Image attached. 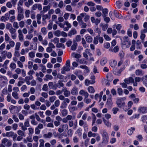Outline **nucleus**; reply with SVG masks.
I'll return each instance as SVG.
<instances>
[{
    "label": "nucleus",
    "mask_w": 147,
    "mask_h": 147,
    "mask_svg": "<svg viewBox=\"0 0 147 147\" xmlns=\"http://www.w3.org/2000/svg\"><path fill=\"white\" fill-rule=\"evenodd\" d=\"M138 111L139 112L142 113H146L147 112V108L144 107H139Z\"/></svg>",
    "instance_id": "nucleus-7"
},
{
    "label": "nucleus",
    "mask_w": 147,
    "mask_h": 147,
    "mask_svg": "<svg viewBox=\"0 0 147 147\" xmlns=\"http://www.w3.org/2000/svg\"><path fill=\"white\" fill-rule=\"evenodd\" d=\"M135 73L137 76H142L144 74V73L142 70L139 69L136 70Z\"/></svg>",
    "instance_id": "nucleus-24"
},
{
    "label": "nucleus",
    "mask_w": 147,
    "mask_h": 147,
    "mask_svg": "<svg viewBox=\"0 0 147 147\" xmlns=\"http://www.w3.org/2000/svg\"><path fill=\"white\" fill-rule=\"evenodd\" d=\"M56 97L55 96H53L49 97V100L51 102H53L56 100Z\"/></svg>",
    "instance_id": "nucleus-59"
},
{
    "label": "nucleus",
    "mask_w": 147,
    "mask_h": 147,
    "mask_svg": "<svg viewBox=\"0 0 147 147\" xmlns=\"http://www.w3.org/2000/svg\"><path fill=\"white\" fill-rule=\"evenodd\" d=\"M80 25L81 26L82 28H85L87 26L86 24L83 22V21L81 22H79Z\"/></svg>",
    "instance_id": "nucleus-36"
},
{
    "label": "nucleus",
    "mask_w": 147,
    "mask_h": 147,
    "mask_svg": "<svg viewBox=\"0 0 147 147\" xmlns=\"http://www.w3.org/2000/svg\"><path fill=\"white\" fill-rule=\"evenodd\" d=\"M98 37L97 36L94 38L93 43L95 45H97L98 43Z\"/></svg>",
    "instance_id": "nucleus-62"
},
{
    "label": "nucleus",
    "mask_w": 147,
    "mask_h": 147,
    "mask_svg": "<svg viewBox=\"0 0 147 147\" xmlns=\"http://www.w3.org/2000/svg\"><path fill=\"white\" fill-rule=\"evenodd\" d=\"M62 91L63 92L64 95L66 97H68L70 96V91L68 90L67 88L64 87L62 88Z\"/></svg>",
    "instance_id": "nucleus-6"
},
{
    "label": "nucleus",
    "mask_w": 147,
    "mask_h": 147,
    "mask_svg": "<svg viewBox=\"0 0 147 147\" xmlns=\"http://www.w3.org/2000/svg\"><path fill=\"white\" fill-rule=\"evenodd\" d=\"M13 27H12L11 24L10 23H7L6 25V28L9 30L12 28Z\"/></svg>",
    "instance_id": "nucleus-60"
},
{
    "label": "nucleus",
    "mask_w": 147,
    "mask_h": 147,
    "mask_svg": "<svg viewBox=\"0 0 147 147\" xmlns=\"http://www.w3.org/2000/svg\"><path fill=\"white\" fill-rule=\"evenodd\" d=\"M48 86L49 88L51 89H55V86L54 85L53 83L52 82H50L48 84Z\"/></svg>",
    "instance_id": "nucleus-37"
},
{
    "label": "nucleus",
    "mask_w": 147,
    "mask_h": 147,
    "mask_svg": "<svg viewBox=\"0 0 147 147\" xmlns=\"http://www.w3.org/2000/svg\"><path fill=\"white\" fill-rule=\"evenodd\" d=\"M124 41L123 43V45L126 46L127 48H128L130 45V42L128 39V37L125 36L123 38Z\"/></svg>",
    "instance_id": "nucleus-4"
},
{
    "label": "nucleus",
    "mask_w": 147,
    "mask_h": 147,
    "mask_svg": "<svg viewBox=\"0 0 147 147\" xmlns=\"http://www.w3.org/2000/svg\"><path fill=\"white\" fill-rule=\"evenodd\" d=\"M56 46L58 48H61L62 47L63 48H65V46L64 45L61 43H58L57 44Z\"/></svg>",
    "instance_id": "nucleus-52"
},
{
    "label": "nucleus",
    "mask_w": 147,
    "mask_h": 147,
    "mask_svg": "<svg viewBox=\"0 0 147 147\" xmlns=\"http://www.w3.org/2000/svg\"><path fill=\"white\" fill-rule=\"evenodd\" d=\"M84 105V103L83 102H79L78 103L77 105L78 108L81 109L83 108Z\"/></svg>",
    "instance_id": "nucleus-43"
},
{
    "label": "nucleus",
    "mask_w": 147,
    "mask_h": 147,
    "mask_svg": "<svg viewBox=\"0 0 147 147\" xmlns=\"http://www.w3.org/2000/svg\"><path fill=\"white\" fill-rule=\"evenodd\" d=\"M65 9L67 11L70 12L72 11V9L71 6L69 5H67L66 6Z\"/></svg>",
    "instance_id": "nucleus-56"
},
{
    "label": "nucleus",
    "mask_w": 147,
    "mask_h": 147,
    "mask_svg": "<svg viewBox=\"0 0 147 147\" xmlns=\"http://www.w3.org/2000/svg\"><path fill=\"white\" fill-rule=\"evenodd\" d=\"M104 123L105 125L109 127H111V123L108 121L106 120L104 118L103 119Z\"/></svg>",
    "instance_id": "nucleus-21"
},
{
    "label": "nucleus",
    "mask_w": 147,
    "mask_h": 147,
    "mask_svg": "<svg viewBox=\"0 0 147 147\" xmlns=\"http://www.w3.org/2000/svg\"><path fill=\"white\" fill-rule=\"evenodd\" d=\"M124 81L127 84H129L130 83H132L133 84L134 78L131 77H130L125 79Z\"/></svg>",
    "instance_id": "nucleus-12"
},
{
    "label": "nucleus",
    "mask_w": 147,
    "mask_h": 147,
    "mask_svg": "<svg viewBox=\"0 0 147 147\" xmlns=\"http://www.w3.org/2000/svg\"><path fill=\"white\" fill-rule=\"evenodd\" d=\"M91 20L92 23H94L96 25H98L100 22V19L96 18L95 19L94 17L91 18Z\"/></svg>",
    "instance_id": "nucleus-10"
},
{
    "label": "nucleus",
    "mask_w": 147,
    "mask_h": 147,
    "mask_svg": "<svg viewBox=\"0 0 147 147\" xmlns=\"http://www.w3.org/2000/svg\"><path fill=\"white\" fill-rule=\"evenodd\" d=\"M13 28L15 29H18L19 28L18 23L16 22H13Z\"/></svg>",
    "instance_id": "nucleus-49"
},
{
    "label": "nucleus",
    "mask_w": 147,
    "mask_h": 147,
    "mask_svg": "<svg viewBox=\"0 0 147 147\" xmlns=\"http://www.w3.org/2000/svg\"><path fill=\"white\" fill-rule=\"evenodd\" d=\"M95 81L93 80L91 81L88 79H86L85 80V84L86 86H88L90 84H93L94 83Z\"/></svg>",
    "instance_id": "nucleus-19"
},
{
    "label": "nucleus",
    "mask_w": 147,
    "mask_h": 147,
    "mask_svg": "<svg viewBox=\"0 0 147 147\" xmlns=\"http://www.w3.org/2000/svg\"><path fill=\"white\" fill-rule=\"evenodd\" d=\"M143 80L144 84L147 87V75L143 78Z\"/></svg>",
    "instance_id": "nucleus-42"
},
{
    "label": "nucleus",
    "mask_w": 147,
    "mask_h": 147,
    "mask_svg": "<svg viewBox=\"0 0 147 147\" xmlns=\"http://www.w3.org/2000/svg\"><path fill=\"white\" fill-rule=\"evenodd\" d=\"M24 126L26 127H29L30 126L29 119H26L24 123Z\"/></svg>",
    "instance_id": "nucleus-47"
},
{
    "label": "nucleus",
    "mask_w": 147,
    "mask_h": 147,
    "mask_svg": "<svg viewBox=\"0 0 147 147\" xmlns=\"http://www.w3.org/2000/svg\"><path fill=\"white\" fill-rule=\"evenodd\" d=\"M14 133L13 131H9L6 132L7 137H13L14 135Z\"/></svg>",
    "instance_id": "nucleus-51"
},
{
    "label": "nucleus",
    "mask_w": 147,
    "mask_h": 147,
    "mask_svg": "<svg viewBox=\"0 0 147 147\" xmlns=\"http://www.w3.org/2000/svg\"><path fill=\"white\" fill-rule=\"evenodd\" d=\"M20 43L19 42H16L15 46V50L18 51L20 48Z\"/></svg>",
    "instance_id": "nucleus-53"
},
{
    "label": "nucleus",
    "mask_w": 147,
    "mask_h": 147,
    "mask_svg": "<svg viewBox=\"0 0 147 147\" xmlns=\"http://www.w3.org/2000/svg\"><path fill=\"white\" fill-rule=\"evenodd\" d=\"M70 70V67L66 66H64L61 69V73L62 74H65V71H68Z\"/></svg>",
    "instance_id": "nucleus-13"
},
{
    "label": "nucleus",
    "mask_w": 147,
    "mask_h": 147,
    "mask_svg": "<svg viewBox=\"0 0 147 147\" xmlns=\"http://www.w3.org/2000/svg\"><path fill=\"white\" fill-rule=\"evenodd\" d=\"M116 102L117 106L119 107H123L125 105V103L124 102L122 103L121 99H119V98H117V100Z\"/></svg>",
    "instance_id": "nucleus-8"
},
{
    "label": "nucleus",
    "mask_w": 147,
    "mask_h": 147,
    "mask_svg": "<svg viewBox=\"0 0 147 147\" xmlns=\"http://www.w3.org/2000/svg\"><path fill=\"white\" fill-rule=\"evenodd\" d=\"M50 16L49 17L47 14L43 15L42 16V20L43 21H45L46 19L48 18H50Z\"/></svg>",
    "instance_id": "nucleus-58"
},
{
    "label": "nucleus",
    "mask_w": 147,
    "mask_h": 147,
    "mask_svg": "<svg viewBox=\"0 0 147 147\" xmlns=\"http://www.w3.org/2000/svg\"><path fill=\"white\" fill-rule=\"evenodd\" d=\"M53 134L51 132H48L46 134H45L43 135V137L45 138H51L52 137Z\"/></svg>",
    "instance_id": "nucleus-15"
},
{
    "label": "nucleus",
    "mask_w": 147,
    "mask_h": 147,
    "mask_svg": "<svg viewBox=\"0 0 147 147\" xmlns=\"http://www.w3.org/2000/svg\"><path fill=\"white\" fill-rule=\"evenodd\" d=\"M38 9L39 11H41L42 9V6L40 4H35L33 5L31 9L32 10H35Z\"/></svg>",
    "instance_id": "nucleus-3"
},
{
    "label": "nucleus",
    "mask_w": 147,
    "mask_h": 147,
    "mask_svg": "<svg viewBox=\"0 0 147 147\" xmlns=\"http://www.w3.org/2000/svg\"><path fill=\"white\" fill-rule=\"evenodd\" d=\"M107 61V59H102L100 61V64L101 65H104L106 63Z\"/></svg>",
    "instance_id": "nucleus-40"
},
{
    "label": "nucleus",
    "mask_w": 147,
    "mask_h": 147,
    "mask_svg": "<svg viewBox=\"0 0 147 147\" xmlns=\"http://www.w3.org/2000/svg\"><path fill=\"white\" fill-rule=\"evenodd\" d=\"M5 39L6 42H8L10 39V37L7 33L5 34Z\"/></svg>",
    "instance_id": "nucleus-44"
},
{
    "label": "nucleus",
    "mask_w": 147,
    "mask_h": 147,
    "mask_svg": "<svg viewBox=\"0 0 147 147\" xmlns=\"http://www.w3.org/2000/svg\"><path fill=\"white\" fill-rule=\"evenodd\" d=\"M9 67L11 68V70H13L16 68V64L14 63H11L10 64Z\"/></svg>",
    "instance_id": "nucleus-38"
},
{
    "label": "nucleus",
    "mask_w": 147,
    "mask_h": 147,
    "mask_svg": "<svg viewBox=\"0 0 147 147\" xmlns=\"http://www.w3.org/2000/svg\"><path fill=\"white\" fill-rule=\"evenodd\" d=\"M64 86L61 80H59L58 82V83L55 85V89H56L57 88H59L61 87H63Z\"/></svg>",
    "instance_id": "nucleus-16"
},
{
    "label": "nucleus",
    "mask_w": 147,
    "mask_h": 147,
    "mask_svg": "<svg viewBox=\"0 0 147 147\" xmlns=\"http://www.w3.org/2000/svg\"><path fill=\"white\" fill-rule=\"evenodd\" d=\"M33 65V63L31 61H29L28 62V68L30 69H31L32 67V66Z\"/></svg>",
    "instance_id": "nucleus-57"
},
{
    "label": "nucleus",
    "mask_w": 147,
    "mask_h": 147,
    "mask_svg": "<svg viewBox=\"0 0 147 147\" xmlns=\"http://www.w3.org/2000/svg\"><path fill=\"white\" fill-rule=\"evenodd\" d=\"M17 10L18 13H22L23 11V8L22 7H17Z\"/></svg>",
    "instance_id": "nucleus-48"
},
{
    "label": "nucleus",
    "mask_w": 147,
    "mask_h": 147,
    "mask_svg": "<svg viewBox=\"0 0 147 147\" xmlns=\"http://www.w3.org/2000/svg\"><path fill=\"white\" fill-rule=\"evenodd\" d=\"M68 108L70 112H73L75 111L77 109V108L76 107L72 105H69Z\"/></svg>",
    "instance_id": "nucleus-23"
},
{
    "label": "nucleus",
    "mask_w": 147,
    "mask_h": 147,
    "mask_svg": "<svg viewBox=\"0 0 147 147\" xmlns=\"http://www.w3.org/2000/svg\"><path fill=\"white\" fill-rule=\"evenodd\" d=\"M51 8V6L50 5H48L44 7L42 9V11L44 13L46 12Z\"/></svg>",
    "instance_id": "nucleus-26"
},
{
    "label": "nucleus",
    "mask_w": 147,
    "mask_h": 147,
    "mask_svg": "<svg viewBox=\"0 0 147 147\" xmlns=\"http://www.w3.org/2000/svg\"><path fill=\"white\" fill-rule=\"evenodd\" d=\"M17 133L18 135L21 136H25L24 132L21 130H18L17 131Z\"/></svg>",
    "instance_id": "nucleus-41"
},
{
    "label": "nucleus",
    "mask_w": 147,
    "mask_h": 147,
    "mask_svg": "<svg viewBox=\"0 0 147 147\" xmlns=\"http://www.w3.org/2000/svg\"><path fill=\"white\" fill-rule=\"evenodd\" d=\"M81 36L80 35H77L75 38V40L74 42H76V41L79 42L81 41Z\"/></svg>",
    "instance_id": "nucleus-50"
},
{
    "label": "nucleus",
    "mask_w": 147,
    "mask_h": 147,
    "mask_svg": "<svg viewBox=\"0 0 147 147\" xmlns=\"http://www.w3.org/2000/svg\"><path fill=\"white\" fill-rule=\"evenodd\" d=\"M61 113L63 117H65L67 115L68 111L66 109H64L62 110Z\"/></svg>",
    "instance_id": "nucleus-39"
},
{
    "label": "nucleus",
    "mask_w": 147,
    "mask_h": 147,
    "mask_svg": "<svg viewBox=\"0 0 147 147\" xmlns=\"http://www.w3.org/2000/svg\"><path fill=\"white\" fill-rule=\"evenodd\" d=\"M78 45L77 43L76 42H74L73 45L71 47V49L73 51L75 50L76 48L77 47Z\"/></svg>",
    "instance_id": "nucleus-32"
},
{
    "label": "nucleus",
    "mask_w": 147,
    "mask_h": 147,
    "mask_svg": "<svg viewBox=\"0 0 147 147\" xmlns=\"http://www.w3.org/2000/svg\"><path fill=\"white\" fill-rule=\"evenodd\" d=\"M110 46V45L109 42H105L104 44V47L107 49H109Z\"/></svg>",
    "instance_id": "nucleus-64"
},
{
    "label": "nucleus",
    "mask_w": 147,
    "mask_h": 147,
    "mask_svg": "<svg viewBox=\"0 0 147 147\" xmlns=\"http://www.w3.org/2000/svg\"><path fill=\"white\" fill-rule=\"evenodd\" d=\"M107 77L109 81H111L113 80V77L111 74L109 73L107 74Z\"/></svg>",
    "instance_id": "nucleus-46"
},
{
    "label": "nucleus",
    "mask_w": 147,
    "mask_h": 147,
    "mask_svg": "<svg viewBox=\"0 0 147 147\" xmlns=\"http://www.w3.org/2000/svg\"><path fill=\"white\" fill-rule=\"evenodd\" d=\"M77 33V31L75 29H71L68 33V35L69 36H71L72 35H74Z\"/></svg>",
    "instance_id": "nucleus-22"
},
{
    "label": "nucleus",
    "mask_w": 147,
    "mask_h": 147,
    "mask_svg": "<svg viewBox=\"0 0 147 147\" xmlns=\"http://www.w3.org/2000/svg\"><path fill=\"white\" fill-rule=\"evenodd\" d=\"M101 131L102 140V142L105 143H107L108 142L109 139L108 134L105 130H102Z\"/></svg>",
    "instance_id": "nucleus-1"
},
{
    "label": "nucleus",
    "mask_w": 147,
    "mask_h": 147,
    "mask_svg": "<svg viewBox=\"0 0 147 147\" xmlns=\"http://www.w3.org/2000/svg\"><path fill=\"white\" fill-rule=\"evenodd\" d=\"M61 127L63 129L64 131H66V130H67L68 129V126L67 124L61 125Z\"/></svg>",
    "instance_id": "nucleus-30"
},
{
    "label": "nucleus",
    "mask_w": 147,
    "mask_h": 147,
    "mask_svg": "<svg viewBox=\"0 0 147 147\" xmlns=\"http://www.w3.org/2000/svg\"><path fill=\"white\" fill-rule=\"evenodd\" d=\"M117 64V62L115 60H113L112 61H111L110 64V66L112 67H114Z\"/></svg>",
    "instance_id": "nucleus-31"
},
{
    "label": "nucleus",
    "mask_w": 147,
    "mask_h": 147,
    "mask_svg": "<svg viewBox=\"0 0 147 147\" xmlns=\"http://www.w3.org/2000/svg\"><path fill=\"white\" fill-rule=\"evenodd\" d=\"M100 26L102 27V29L103 30L105 31L107 29L108 27V25L107 24L103 25L102 24H101Z\"/></svg>",
    "instance_id": "nucleus-35"
},
{
    "label": "nucleus",
    "mask_w": 147,
    "mask_h": 147,
    "mask_svg": "<svg viewBox=\"0 0 147 147\" xmlns=\"http://www.w3.org/2000/svg\"><path fill=\"white\" fill-rule=\"evenodd\" d=\"M67 106V104L65 103V102H63L61 105L60 108L61 109H64L66 108Z\"/></svg>",
    "instance_id": "nucleus-45"
},
{
    "label": "nucleus",
    "mask_w": 147,
    "mask_h": 147,
    "mask_svg": "<svg viewBox=\"0 0 147 147\" xmlns=\"http://www.w3.org/2000/svg\"><path fill=\"white\" fill-rule=\"evenodd\" d=\"M70 93L73 95H77L78 94V88L76 86H74L71 89Z\"/></svg>",
    "instance_id": "nucleus-5"
},
{
    "label": "nucleus",
    "mask_w": 147,
    "mask_h": 147,
    "mask_svg": "<svg viewBox=\"0 0 147 147\" xmlns=\"http://www.w3.org/2000/svg\"><path fill=\"white\" fill-rule=\"evenodd\" d=\"M102 12L103 13V14L102 15V16H103V17H105L108 14V9L107 8L102 9Z\"/></svg>",
    "instance_id": "nucleus-29"
},
{
    "label": "nucleus",
    "mask_w": 147,
    "mask_h": 147,
    "mask_svg": "<svg viewBox=\"0 0 147 147\" xmlns=\"http://www.w3.org/2000/svg\"><path fill=\"white\" fill-rule=\"evenodd\" d=\"M71 56L72 57L76 59L80 58L81 57V56L80 54L75 52L72 53Z\"/></svg>",
    "instance_id": "nucleus-18"
},
{
    "label": "nucleus",
    "mask_w": 147,
    "mask_h": 147,
    "mask_svg": "<svg viewBox=\"0 0 147 147\" xmlns=\"http://www.w3.org/2000/svg\"><path fill=\"white\" fill-rule=\"evenodd\" d=\"M12 95L13 97L16 99H18L19 98L18 94L16 92H13L12 93Z\"/></svg>",
    "instance_id": "nucleus-34"
},
{
    "label": "nucleus",
    "mask_w": 147,
    "mask_h": 147,
    "mask_svg": "<svg viewBox=\"0 0 147 147\" xmlns=\"http://www.w3.org/2000/svg\"><path fill=\"white\" fill-rule=\"evenodd\" d=\"M41 31L43 35H46L47 33V30H46V28L45 27H43L41 28Z\"/></svg>",
    "instance_id": "nucleus-54"
},
{
    "label": "nucleus",
    "mask_w": 147,
    "mask_h": 147,
    "mask_svg": "<svg viewBox=\"0 0 147 147\" xmlns=\"http://www.w3.org/2000/svg\"><path fill=\"white\" fill-rule=\"evenodd\" d=\"M9 18V15L8 14H6L4 16H3L1 17V20L3 22H6L8 20Z\"/></svg>",
    "instance_id": "nucleus-14"
},
{
    "label": "nucleus",
    "mask_w": 147,
    "mask_h": 147,
    "mask_svg": "<svg viewBox=\"0 0 147 147\" xmlns=\"http://www.w3.org/2000/svg\"><path fill=\"white\" fill-rule=\"evenodd\" d=\"M19 25L20 27V28H22L25 25V23L24 21H21L19 22Z\"/></svg>",
    "instance_id": "nucleus-61"
},
{
    "label": "nucleus",
    "mask_w": 147,
    "mask_h": 147,
    "mask_svg": "<svg viewBox=\"0 0 147 147\" xmlns=\"http://www.w3.org/2000/svg\"><path fill=\"white\" fill-rule=\"evenodd\" d=\"M141 78L138 77L135 78L134 80V79L133 85L134 86H136L138 85V82H139L141 80Z\"/></svg>",
    "instance_id": "nucleus-11"
},
{
    "label": "nucleus",
    "mask_w": 147,
    "mask_h": 147,
    "mask_svg": "<svg viewBox=\"0 0 147 147\" xmlns=\"http://www.w3.org/2000/svg\"><path fill=\"white\" fill-rule=\"evenodd\" d=\"M61 32L59 30H57L54 31L53 34L56 36L57 37H59L61 35Z\"/></svg>",
    "instance_id": "nucleus-28"
},
{
    "label": "nucleus",
    "mask_w": 147,
    "mask_h": 147,
    "mask_svg": "<svg viewBox=\"0 0 147 147\" xmlns=\"http://www.w3.org/2000/svg\"><path fill=\"white\" fill-rule=\"evenodd\" d=\"M135 129V128L133 127H131L130 129H128L127 131L128 134L130 136L133 133V131H134Z\"/></svg>",
    "instance_id": "nucleus-27"
},
{
    "label": "nucleus",
    "mask_w": 147,
    "mask_h": 147,
    "mask_svg": "<svg viewBox=\"0 0 147 147\" xmlns=\"http://www.w3.org/2000/svg\"><path fill=\"white\" fill-rule=\"evenodd\" d=\"M107 104L109 106H111L112 104V100L111 98H108L107 99Z\"/></svg>",
    "instance_id": "nucleus-33"
},
{
    "label": "nucleus",
    "mask_w": 147,
    "mask_h": 147,
    "mask_svg": "<svg viewBox=\"0 0 147 147\" xmlns=\"http://www.w3.org/2000/svg\"><path fill=\"white\" fill-rule=\"evenodd\" d=\"M40 142V144L39 147H44V143L45 141L44 140L42 139H40L39 140Z\"/></svg>",
    "instance_id": "nucleus-55"
},
{
    "label": "nucleus",
    "mask_w": 147,
    "mask_h": 147,
    "mask_svg": "<svg viewBox=\"0 0 147 147\" xmlns=\"http://www.w3.org/2000/svg\"><path fill=\"white\" fill-rule=\"evenodd\" d=\"M85 37L86 42L88 43H91L92 41V38L89 35H86Z\"/></svg>",
    "instance_id": "nucleus-17"
},
{
    "label": "nucleus",
    "mask_w": 147,
    "mask_h": 147,
    "mask_svg": "<svg viewBox=\"0 0 147 147\" xmlns=\"http://www.w3.org/2000/svg\"><path fill=\"white\" fill-rule=\"evenodd\" d=\"M88 90L89 93H94L95 91L94 88L92 86H89L88 88Z\"/></svg>",
    "instance_id": "nucleus-25"
},
{
    "label": "nucleus",
    "mask_w": 147,
    "mask_h": 147,
    "mask_svg": "<svg viewBox=\"0 0 147 147\" xmlns=\"http://www.w3.org/2000/svg\"><path fill=\"white\" fill-rule=\"evenodd\" d=\"M1 143L5 145L7 147H10L12 144L11 141L6 138H3L2 140Z\"/></svg>",
    "instance_id": "nucleus-2"
},
{
    "label": "nucleus",
    "mask_w": 147,
    "mask_h": 147,
    "mask_svg": "<svg viewBox=\"0 0 147 147\" xmlns=\"http://www.w3.org/2000/svg\"><path fill=\"white\" fill-rule=\"evenodd\" d=\"M51 42H53L55 43H57L59 42V38H58L55 37L53 39L51 40Z\"/></svg>",
    "instance_id": "nucleus-63"
},
{
    "label": "nucleus",
    "mask_w": 147,
    "mask_h": 147,
    "mask_svg": "<svg viewBox=\"0 0 147 147\" xmlns=\"http://www.w3.org/2000/svg\"><path fill=\"white\" fill-rule=\"evenodd\" d=\"M79 93L80 95L84 96V98H88L89 96V94L88 92L83 90H80Z\"/></svg>",
    "instance_id": "nucleus-9"
},
{
    "label": "nucleus",
    "mask_w": 147,
    "mask_h": 147,
    "mask_svg": "<svg viewBox=\"0 0 147 147\" xmlns=\"http://www.w3.org/2000/svg\"><path fill=\"white\" fill-rule=\"evenodd\" d=\"M24 18V16L22 13H18L17 16V19L18 21L23 20Z\"/></svg>",
    "instance_id": "nucleus-20"
}]
</instances>
